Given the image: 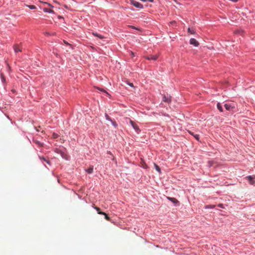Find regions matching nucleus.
<instances>
[{
	"mask_svg": "<svg viewBox=\"0 0 255 255\" xmlns=\"http://www.w3.org/2000/svg\"><path fill=\"white\" fill-rule=\"evenodd\" d=\"M101 91H103V92H106L105 91V90H101Z\"/></svg>",
	"mask_w": 255,
	"mask_h": 255,
	"instance_id": "38",
	"label": "nucleus"
},
{
	"mask_svg": "<svg viewBox=\"0 0 255 255\" xmlns=\"http://www.w3.org/2000/svg\"><path fill=\"white\" fill-rule=\"evenodd\" d=\"M143 168H146V166H143Z\"/></svg>",
	"mask_w": 255,
	"mask_h": 255,
	"instance_id": "36",
	"label": "nucleus"
},
{
	"mask_svg": "<svg viewBox=\"0 0 255 255\" xmlns=\"http://www.w3.org/2000/svg\"><path fill=\"white\" fill-rule=\"evenodd\" d=\"M39 158L42 161H45L46 162L47 164H48L49 165L50 164V162L49 160L46 159L43 156H40L39 157Z\"/></svg>",
	"mask_w": 255,
	"mask_h": 255,
	"instance_id": "8",
	"label": "nucleus"
},
{
	"mask_svg": "<svg viewBox=\"0 0 255 255\" xmlns=\"http://www.w3.org/2000/svg\"><path fill=\"white\" fill-rule=\"evenodd\" d=\"M103 215H105V219L107 220H108V221H110V217L107 215V214H106V213H105V214H103Z\"/></svg>",
	"mask_w": 255,
	"mask_h": 255,
	"instance_id": "19",
	"label": "nucleus"
},
{
	"mask_svg": "<svg viewBox=\"0 0 255 255\" xmlns=\"http://www.w3.org/2000/svg\"><path fill=\"white\" fill-rule=\"evenodd\" d=\"M253 177H254V178H255V175L254 176H253Z\"/></svg>",
	"mask_w": 255,
	"mask_h": 255,
	"instance_id": "39",
	"label": "nucleus"
},
{
	"mask_svg": "<svg viewBox=\"0 0 255 255\" xmlns=\"http://www.w3.org/2000/svg\"><path fill=\"white\" fill-rule=\"evenodd\" d=\"M66 44H68V43H67V42H64Z\"/></svg>",
	"mask_w": 255,
	"mask_h": 255,
	"instance_id": "37",
	"label": "nucleus"
},
{
	"mask_svg": "<svg viewBox=\"0 0 255 255\" xmlns=\"http://www.w3.org/2000/svg\"><path fill=\"white\" fill-rule=\"evenodd\" d=\"M133 128L138 132L140 131V129H139L138 127L137 126L136 124H135L134 126V127H133Z\"/></svg>",
	"mask_w": 255,
	"mask_h": 255,
	"instance_id": "14",
	"label": "nucleus"
},
{
	"mask_svg": "<svg viewBox=\"0 0 255 255\" xmlns=\"http://www.w3.org/2000/svg\"><path fill=\"white\" fill-rule=\"evenodd\" d=\"M36 130H37V131H39V128H36Z\"/></svg>",
	"mask_w": 255,
	"mask_h": 255,
	"instance_id": "35",
	"label": "nucleus"
},
{
	"mask_svg": "<svg viewBox=\"0 0 255 255\" xmlns=\"http://www.w3.org/2000/svg\"><path fill=\"white\" fill-rule=\"evenodd\" d=\"M188 132L192 135L197 140H199V135L197 134H194L193 132H191V131L188 130Z\"/></svg>",
	"mask_w": 255,
	"mask_h": 255,
	"instance_id": "7",
	"label": "nucleus"
},
{
	"mask_svg": "<svg viewBox=\"0 0 255 255\" xmlns=\"http://www.w3.org/2000/svg\"><path fill=\"white\" fill-rule=\"evenodd\" d=\"M218 109L221 112L223 111L222 107L220 103H218L217 105Z\"/></svg>",
	"mask_w": 255,
	"mask_h": 255,
	"instance_id": "12",
	"label": "nucleus"
},
{
	"mask_svg": "<svg viewBox=\"0 0 255 255\" xmlns=\"http://www.w3.org/2000/svg\"><path fill=\"white\" fill-rule=\"evenodd\" d=\"M38 144H39L40 146H42V144H41L39 142H37Z\"/></svg>",
	"mask_w": 255,
	"mask_h": 255,
	"instance_id": "31",
	"label": "nucleus"
},
{
	"mask_svg": "<svg viewBox=\"0 0 255 255\" xmlns=\"http://www.w3.org/2000/svg\"><path fill=\"white\" fill-rule=\"evenodd\" d=\"M129 123L132 127H134V126L136 124L131 120L129 121Z\"/></svg>",
	"mask_w": 255,
	"mask_h": 255,
	"instance_id": "22",
	"label": "nucleus"
},
{
	"mask_svg": "<svg viewBox=\"0 0 255 255\" xmlns=\"http://www.w3.org/2000/svg\"><path fill=\"white\" fill-rule=\"evenodd\" d=\"M93 35H95V36H97V37L100 38V39L104 38V37L102 35H100L97 33H93Z\"/></svg>",
	"mask_w": 255,
	"mask_h": 255,
	"instance_id": "13",
	"label": "nucleus"
},
{
	"mask_svg": "<svg viewBox=\"0 0 255 255\" xmlns=\"http://www.w3.org/2000/svg\"><path fill=\"white\" fill-rule=\"evenodd\" d=\"M174 23H175L174 21L171 22V24H174Z\"/></svg>",
	"mask_w": 255,
	"mask_h": 255,
	"instance_id": "34",
	"label": "nucleus"
},
{
	"mask_svg": "<svg viewBox=\"0 0 255 255\" xmlns=\"http://www.w3.org/2000/svg\"><path fill=\"white\" fill-rule=\"evenodd\" d=\"M44 11L45 12H49V13H53V10L47 9V8H44Z\"/></svg>",
	"mask_w": 255,
	"mask_h": 255,
	"instance_id": "15",
	"label": "nucleus"
},
{
	"mask_svg": "<svg viewBox=\"0 0 255 255\" xmlns=\"http://www.w3.org/2000/svg\"><path fill=\"white\" fill-rule=\"evenodd\" d=\"M129 123L132 127H134V126L136 124L131 120L129 121Z\"/></svg>",
	"mask_w": 255,
	"mask_h": 255,
	"instance_id": "21",
	"label": "nucleus"
},
{
	"mask_svg": "<svg viewBox=\"0 0 255 255\" xmlns=\"http://www.w3.org/2000/svg\"><path fill=\"white\" fill-rule=\"evenodd\" d=\"M218 206L220 207V208H223V205L222 204H219L218 205Z\"/></svg>",
	"mask_w": 255,
	"mask_h": 255,
	"instance_id": "28",
	"label": "nucleus"
},
{
	"mask_svg": "<svg viewBox=\"0 0 255 255\" xmlns=\"http://www.w3.org/2000/svg\"><path fill=\"white\" fill-rule=\"evenodd\" d=\"M190 44L197 47L199 45V43L194 38H191L190 40Z\"/></svg>",
	"mask_w": 255,
	"mask_h": 255,
	"instance_id": "2",
	"label": "nucleus"
},
{
	"mask_svg": "<svg viewBox=\"0 0 255 255\" xmlns=\"http://www.w3.org/2000/svg\"><path fill=\"white\" fill-rule=\"evenodd\" d=\"M27 6L31 9H34L36 8V6L34 5H27Z\"/></svg>",
	"mask_w": 255,
	"mask_h": 255,
	"instance_id": "18",
	"label": "nucleus"
},
{
	"mask_svg": "<svg viewBox=\"0 0 255 255\" xmlns=\"http://www.w3.org/2000/svg\"><path fill=\"white\" fill-rule=\"evenodd\" d=\"M215 207V206L214 205H210V206H206V208H213Z\"/></svg>",
	"mask_w": 255,
	"mask_h": 255,
	"instance_id": "27",
	"label": "nucleus"
},
{
	"mask_svg": "<svg viewBox=\"0 0 255 255\" xmlns=\"http://www.w3.org/2000/svg\"><path fill=\"white\" fill-rule=\"evenodd\" d=\"M208 164H209V166L210 167V166H212V165L213 164V162L210 161L208 162Z\"/></svg>",
	"mask_w": 255,
	"mask_h": 255,
	"instance_id": "26",
	"label": "nucleus"
},
{
	"mask_svg": "<svg viewBox=\"0 0 255 255\" xmlns=\"http://www.w3.org/2000/svg\"><path fill=\"white\" fill-rule=\"evenodd\" d=\"M130 53H131V55H132V56H134V53L132 52H130Z\"/></svg>",
	"mask_w": 255,
	"mask_h": 255,
	"instance_id": "32",
	"label": "nucleus"
},
{
	"mask_svg": "<svg viewBox=\"0 0 255 255\" xmlns=\"http://www.w3.org/2000/svg\"><path fill=\"white\" fill-rule=\"evenodd\" d=\"M174 23H175L174 21L171 22V24H174Z\"/></svg>",
	"mask_w": 255,
	"mask_h": 255,
	"instance_id": "33",
	"label": "nucleus"
},
{
	"mask_svg": "<svg viewBox=\"0 0 255 255\" xmlns=\"http://www.w3.org/2000/svg\"><path fill=\"white\" fill-rule=\"evenodd\" d=\"M93 207L96 210V211H97V212H98V213L99 214H101V215H102V214H105V212H101L100 211V209L99 207H96V206H93Z\"/></svg>",
	"mask_w": 255,
	"mask_h": 255,
	"instance_id": "9",
	"label": "nucleus"
},
{
	"mask_svg": "<svg viewBox=\"0 0 255 255\" xmlns=\"http://www.w3.org/2000/svg\"><path fill=\"white\" fill-rule=\"evenodd\" d=\"M113 125L115 126V127H116L117 126L116 123L115 122H113Z\"/></svg>",
	"mask_w": 255,
	"mask_h": 255,
	"instance_id": "29",
	"label": "nucleus"
},
{
	"mask_svg": "<svg viewBox=\"0 0 255 255\" xmlns=\"http://www.w3.org/2000/svg\"><path fill=\"white\" fill-rule=\"evenodd\" d=\"M129 123L132 127H134V126L136 124L131 120L129 121Z\"/></svg>",
	"mask_w": 255,
	"mask_h": 255,
	"instance_id": "23",
	"label": "nucleus"
},
{
	"mask_svg": "<svg viewBox=\"0 0 255 255\" xmlns=\"http://www.w3.org/2000/svg\"><path fill=\"white\" fill-rule=\"evenodd\" d=\"M163 101L165 102H170L171 101L170 97H166L165 96L163 97Z\"/></svg>",
	"mask_w": 255,
	"mask_h": 255,
	"instance_id": "10",
	"label": "nucleus"
},
{
	"mask_svg": "<svg viewBox=\"0 0 255 255\" xmlns=\"http://www.w3.org/2000/svg\"><path fill=\"white\" fill-rule=\"evenodd\" d=\"M130 86L133 87V85L132 83H128V84Z\"/></svg>",
	"mask_w": 255,
	"mask_h": 255,
	"instance_id": "30",
	"label": "nucleus"
},
{
	"mask_svg": "<svg viewBox=\"0 0 255 255\" xmlns=\"http://www.w3.org/2000/svg\"><path fill=\"white\" fill-rule=\"evenodd\" d=\"M246 178L249 180L251 184L253 185L255 183V181L253 180V176H248Z\"/></svg>",
	"mask_w": 255,
	"mask_h": 255,
	"instance_id": "5",
	"label": "nucleus"
},
{
	"mask_svg": "<svg viewBox=\"0 0 255 255\" xmlns=\"http://www.w3.org/2000/svg\"><path fill=\"white\" fill-rule=\"evenodd\" d=\"M154 166L155 167V168H156V170L159 172H160V168H159V167L158 166H157L156 164H154Z\"/></svg>",
	"mask_w": 255,
	"mask_h": 255,
	"instance_id": "17",
	"label": "nucleus"
},
{
	"mask_svg": "<svg viewBox=\"0 0 255 255\" xmlns=\"http://www.w3.org/2000/svg\"><path fill=\"white\" fill-rule=\"evenodd\" d=\"M225 109L228 111H231L235 108V106L230 104H225L224 105Z\"/></svg>",
	"mask_w": 255,
	"mask_h": 255,
	"instance_id": "3",
	"label": "nucleus"
},
{
	"mask_svg": "<svg viewBox=\"0 0 255 255\" xmlns=\"http://www.w3.org/2000/svg\"><path fill=\"white\" fill-rule=\"evenodd\" d=\"M93 171V166H91L88 169H86V172L89 174L92 173Z\"/></svg>",
	"mask_w": 255,
	"mask_h": 255,
	"instance_id": "11",
	"label": "nucleus"
},
{
	"mask_svg": "<svg viewBox=\"0 0 255 255\" xmlns=\"http://www.w3.org/2000/svg\"><path fill=\"white\" fill-rule=\"evenodd\" d=\"M105 116L107 120L111 121V118L107 114H106Z\"/></svg>",
	"mask_w": 255,
	"mask_h": 255,
	"instance_id": "25",
	"label": "nucleus"
},
{
	"mask_svg": "<svg viewBox=\"0 0 255 255\" xmlns=\"http://www.w3.org/2000/svg\"><path fill=\"white\" fill-rule=\"evenodd\" d=\"M188 32L191 33V34H195V31L194 30H192L190 28H188Z\"/></svg>",
	"mask_w": 255,
	"mask_h": 255,
	"instance_id": "16",
	"label": "nucleus"
},
{
	"mask_svg": "<svg viewBox=\"0 0 255 255\" xmlns=\"http://www.w3.org/2000/svg\"><path fill=\"white\" fill-rule=\"evenodd\" d=\"M168 199L172 201V202H177V200L176 199H175V198H168Z\"/></svg>",
	"mask_w": 255,
	"mask_h": 255,
	"instance_id": "24",
	"label": "nucleus"
},
{
	"mask_svg": "<svg viewBox=\"0 0 255 255\" xmlns=\"http://www.w3.org/2000/svg\"><path fill=\"white\" fill-rule=\"evenodd\" d=\"M131 3L135 7L139 8H142L143 5L141 3L136 1L134 0H130Z\"/></svg>",
	"mask_w": 255,
	"mask_h": 255,
	"instance_id": "1",
	"label": "nucleus"
},
{
	"mask_svg": "<svg viewBox=\"0 0 255 255\" xmlns=\"http://www.w3.org/2000/svg\"><path fill=\"white\" fill-rule=\"evenodd\" d=\"M158 57V56L157 55H150L149 56H147L146 57V59L147 60H156Z\"/></svg>",
	"mask_w": 255,
	"mask_h": 255,
	"instance_id": "4",
	"label": "nucleus"
},
{
	"mask_svg": "<svg viewBox=\"0 0 255 255\" xmlns=\"http://www.w3.org/2000/svg\"><path fill=\"white\" fill-rule=\"evenodd\" d=\"M52 136L54 138H56L58 137V135L55 133H53Z\"/></svg>",
	"mask_w": 255,
	"mask_h": 255,
	"instance_id": "20",
	"label": "nucleus"
},
{
	"mask_svg": "<svg viewBox=\"0 0 255 255\" xmlns=\"http://www.w3.org/2000/svg\"><path fill=\"white\" fill-rule=\"evenodd\" d=\"M14 50L15 53L21 51V49L19 47V46L17 44L14 45L13 46Z\"/></svg>",
	"mask_w": 255,
	"mask_h": 255,
	"instance_id": "6",
	"label": "nucleus"
}]
</instances>
